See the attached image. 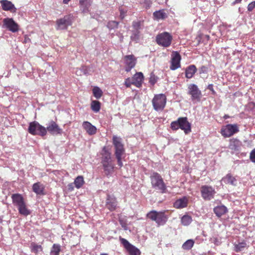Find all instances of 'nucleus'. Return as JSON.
<instances>
[{
  "label": "nucleus",
  "mask_w": 255,
  "mask_h": 255,
  "mask_svg": "<svg viewBox=\"0 0 255 255\" xmlns=\"http://www.w3.org/2000/svg\"><path fill=\"white\" fill-rule=\"evenodd\" d=\"M12 202L17 208L19 213L23 216H28L31 212L28 209L26 203L22 195L19 193H14L11 196Z\"/></svg>",
  "instance_id": "nucleus-2"
},
{
  "label": "nucleus",
  "mask_w": 255,
  "mask_h": 255,
  "mask_svg": "<svg viewBox=\"0 0 255 255\" xmlns=\"http://www.w3.org/2000/svg\"><path fill=\"white\" fill-rule=\"evenodd\" d=\"M119 22L116 21H109L107 24V27L109 29H113V28H118Z\"/></svg>",
  "instance_id": "nucleus-40"
},
{
  "label": "nucleus",
  "mask_w": 255,
  "mask_h": 255,
  "mask_svg": "<svg viewBox=\"0 0 255 255\" xmlns=\"http://www.w3.org/2000/svg\"><path fill=\"white\" fill-rule=\"evenodd\" d=\"M118 203L116 197L110 195L107 196L106 207L108 209L110 210V211L116 210L118 208Z\"/></svg>",
  "instance_id": "nucleus-20"
},
{
  "label": "nucleus",
  "mask_w": 255,
  "mask_h": 255,
  "mask_svg": "<svg viewBox=\"0 0 255 255\" xmlns=\"http://www.w3.org/2000/svg\"><path fill=\"white\" fill-rule=\"evenodd\" d=\"M1 6L5 11H12V9H15L14 5L12 3L11 1L8 0H1L0 1Z\"/></svg>",
  "instance_id": "nucleus-29"
},
{
  "label": "nucleus",
  "mask_w": 255,
  "mask_h": 255,
  "mask_svg": "<svg viewBox=\"0 0 255 255\" xmlns=\"http://www.w3.org/2000/svg\"><path fill=\"white\" fill-rule=\"evenodd\" d=\"M222 181L226 184H230L232 185H236L237 179L233 176L231 173H228L225 177H223Z\"/></svg>",
  "instance_id": "nucleus-27"
},
{
  "label": "nucleus",
  "mask_w": 255,
  "mask_h": 255,
  "mask_svg": "<svg viewBox=\"0 0 255 255\" xmlns=\"http://www.w3.org/2000/svg\"><path fill=\"white\" fill-rule=\"evenodd\" d=\"M101 255H108L107 254H102Z\"/></svg>",
  "instance_id": "nucleus-54"
},
{
  "label": "nucleus",
  "mask_w": 255,
  "mask_h": 255,
  "mask_svg": "<svg viewBox=\"0 0 255 255\" xmlns=\"http://www.w3.org/2000/svg\"><path fill=\"white\" fill-rule=\"evenodd\" d=\"M93 96L96 99L101 98L103 93L101 88H100L98 86H95L93 88Z\"/></svg>",
  "instance_id": "nucleus-36"
},
{
  "label": "nucleus",
  "mask_w": 255,
  "mask_h": 255,
  "mask_svg": "<svg viewBox=\"0 0 255 255\" xmlns=\"http://www.w3.org/2000/svg\"><path fill=\"white\" fill-rule=\"evenodd\" d=\"M189 202V197L184 196L177 199L174 203L173 207L177 209L187 207Z\"/></svg>",
  "instance_id": "nucleus-21"
},
{
  "label": "nucleus",
  "mask_w": 255,
  "mask_h": 255,
  "mask_svg": "<svg viewBox=\"0 0 255 255\" xmlns=\"http://www.w3.org/2000/svg\"><path fill=\"white\" fill-rule=\"evenodd\" d=\"M229 116H228V115H225V116L223 117V118L225 119L229 118Z\"/></svg>",
  "instance_id": "nucleus-51"
},
{
  "label": "nucleus",
  "mask_w": 255,
  "mask_h": 255,
  "mask_svg": "<svg viewBox=\"0 0 255 255\" xmlns=\"http://www.w3.org/2000/svg\"><path fill=\"white\" fill-rule=\"evenodd\" d=\"M132 34L130 36L131 40L137 41L140 38V29L142 28V22L140 21H133Z\"/></svg>",
  "instance_id": "nucleus-14"
},
{
  "label": "nucleus",
  "mask_w": 255,
  "mask_h": 255,
  "mask_svg": "<svg viewBox=\"0 0 255 255\" xmlns=\"http://www.w3.org/2000/svg\"><path fill=\"white\" fill-rule=\"evenodd\" d=\"M205 37H206V39H207V40H209V39H210V35H205Z\"/></svg>",
  "instance_id": "nucleus-53"
},
{
  "label": "nucleus",
  "mask_w": 255,
  "mask_h": 255,
  "mask_svg": "<svg viewBox=\"0 0 255 255\" xmlns=\"http://www.w3.org/2000/svg\"><path fill=\"white\" fill-rule=\"evenodd\" d=\"M101 163L106 175L112 173L115 165L112 159V153L107 146H104L101 152Z\"/></svg>",
  "instance_id": "nucleus-1"
},
{
  "label": "nucleus",
  "mask_w": 255,
  "mask_h": 255,
  "mask_svg": "<svg viewBox=\"0 0 255 255\" xmlns=\"http://www.w3.org/2000/svg\"><path fill=\"white\" fill-rule=\"evenodd\" d=\"M84 184V179L83 176H81V175H79L78 177L76 178V179H75L74 184L75 187L77 189H80V188L82 187Z\"/></svg>",
  "instance_id": "nucleus-34"
},
{
  "label": "nucleus",
  "mask_w": 255,
  "mask_h": 255,
  "mask_svg": "<svg viewBox=\"0 0 255 255\" xmlns=\"http://www.w3.org/2000/svg\"><path fill=\"white\" fill-rule=\"evenodd\" d=\"M201 196L205 200H210L214 198L216 190L210 185H202L200 189Z\"/></svg>",
  "instance_id": "nucleus-10"
},
{
  "label": "nucleus",
  "mask_w": 255,
  "mask_h": 255,
  "mask_svg": "<svg viewBox=\"0 0 255 255\" xmlns=\"http://www.w3.org/2000/svg\"><path fill=\"white\" fill-rule=\"evenodd\" d=\"M153 17L155 19H164L167 17V13H165L164 9H160L158 11H155L153 13Z\"/></svg>",
  "instance_id": "nucleus-31"
},
{
  "label": "nucleus",
  "mask_w": 255,
  "mask_h": 255,
  "mask_svg": "<svg viewBox=\"0 0 255 255\" xmlns=\"http://www.w3.org/2000/svg\"><path fill=\"white\" fill-rule=\"evenodd\" d=\"M126 64L125 71L130 72L131 69L134 68L136 62V58L133 55H126L124 57Z\"/></svg>",
  "instance_id": "nucleus-17"
},
{
  "label": "nucleus",
  "mask_w": 255,
  "mask_h": 255,
  "mask_svg": "<svg viewBox=\"0 0 255 255\" xmlns=\"http://www.w3.org/2000/svg\"><path fill=\"white\" fill-rule=\"evenodd\" d=\"M197 71V68L195 65L192 64L188 66L185 70V76L187 78H193L195 72Z\"/></svg>",
  "instance_id": "nucleus-26"
},
{
  "label": "nucleus",
  "mask_w": 255,
  "mask_h": 255,
  "mask_svg": "<svg viewBox=\"0 0 255 255\" xmlns=\"http://www.w3.org/2000/svg\"><path fill=\"white\" fill-rule=\"evenodd\" d=\"M31 250L32 252H33L34 254H38V252H42L43 250V248L41 245H38L35 243L33 242L31 244Z\"/></svg>",
  "instance_id": "nucleus-37"
},
{
  "label": "nucleus",
  "mask_w": 255,
  "mask_h": 255,
  "mask_svg": "<svg viewBox=\"0 0 255 255\" xmlns=\"http://www.w3.org/2000/svg\"><path fill=\"white\" fill-rule=\"evenodd\" d=\"M242 145L241 141L239 139L233 138L230 140L229 147L232 150L238 151L241 149Z\"/></svg>",
  "instance_id": "nucleus-23"
},
{
  "label": "nucleus",
  "mask_w": 255,
  "mask_h": 255,
  "mask_svg": "<svg viewBox=\"0 0 255 255\" xmlns=\"http://www.w3.org/2000/svg\"><path fill=\"white\" fill-rule=\"evenodd\" d=\"M239 131V129L237 124H228L223 127L221 133L224 137H231Z\"/></svg>",
  "instance_id": "nucleus-12"
},
{
  "label": "nucleus",
  "mask_w": 255,
  "mask_h": 255,
  "mask_svg": "<svg viewBox=\"0 0 255 255\" xmlns=\"http://www.w3.org/2000/svg\"><path fill=\"white\" fill-rule=\"evenodd\" d=\"M207 88L209 89V90L211 91L212 92V93L213 94H215L216 93V92L213 88V84H209L208 87H207Z\"/></svg>",
  "instance_id": "nucleus-46"
},
{
  "label": "nucleus",
  "mask_w": 255,
  "mask_h": 255,
  "mask_svg": "<svg viewBox=\"0 0 255 255\" xmlns=\"http://www.w3.org/2000/svg\"><path fill=\"white\" fill-rule=\"evenodd\" d=\"M247 247V244L246 242H240L238 244L235 245V251L236 252H242Z\"/></svg>",
  "instance_id": "nucleus-39"
},
{
  "label": "nucleus",
  "mask_w": 255,
  "mask_h": 255,
  "mask_svg": "<svg viewBox=\"0 0 255 255\" xmlns=\"http://www.w3.org/2000/svg\"><path fill=\"white\" fill-rule=\"evenodd\" d=\"M68 187H69V189H70V190H73L74 189V187L73 186V183H70L69 185H68Z\"/></svg>",
  "instance_id": "nucleus-50"
},
{
  "label": "nucleus",
  "mask_w": 255,
  "mask_h": 255,
  "mask_svg": "<svg viewBox=\"0 0 255 255\" xmlns=\"http://www.w3.org/2000/svg\"><path fill=\"white\" fill-rule=\"evenodd\" d=\"M166 102L167 98L164 94L155 95L152 100L153 109L155 111L163 110Z\"/></svg>",
  "instance_id": "nucleus-9"
},
{
  "label": "nucleus",
  "mask_w": 255,
  "mask_h": 255,
  "mask_svg": "<svg viewBox=\"0 0 255 255\" xmlns=\"http://www.w3.org/2000/svg\"><path fill=\"white\" fill-rule=\"evenodd\" d=\"M121 244L128 252L129 255H140L141 252L135 246L130 244L127 240L125 238L120 237L119 238Z\"/></svg>",
  "instance_id": "nucleus-11"
},
{
  "label": "nucleus",
  "mask_w": 255,
  "mask_h": 255,
  "mask_svg": "<svg viewBox=\"0 0 255 255\" xmlns=\"http://www.w3.org/2000/svg\"><path fill=\"white\" fill-rule=\"evenodd\" d=\"M149 82L152 85H154V84H155L156 80L155 79V78L154 77L150 78Z\"/></svg>",
  "instance_id": "nucleus-47"
},
{
  "label": "nucleus",
  "mask_w": 255,
  "mask_h": 255,
  "mask_svg": "<svg viewBox=\"0 0 255 255\" xmlns=\"http://www.w3.org/2000/svg\"><path fill=\"white\" fill-rule=\"evenodd\" d=\"M32 190L37 195H44L45 187L42 183L37 182L32 185Z\"/></svg>",
  "instance_id": "nucleus-25"
},
{
  "label": "nucleus",
  "mask_w": 255,
  "mask_h": 255,
  "mask_svg": "<svg viewBox=\"0 0 255 255\" xmlns=\"http://www.w3.org/2000/svg\"><path fill=\"white\" fill-rule=\"evenodd\" d=\"M70 0H63V2L64 3H68Z\"/></svg>",
  "instance_id": "nucleus-52"
},
{
  "label": "nucleus",
  "mask_w": 255,
  "mask_h": 255,
  "mask_svg": "<svg viewBox=\"0 0 255 255\" xmlns=\"http://www.w3.org/2000/svg\"><path fill=\"white\" fill-rule=\"evenodd\" d=\"M214 212L216 216H218V217H221L223 214H226L228 212V209L225 206H218L214 208Z\"/></svg>",
  "instance_id": "nucleus-30"
},
{
  "label": "nucleus",
  "mask_w": 255,
  "mask_h": 255,
  "mask_svg": "<svg viewBox=\"0 0 255 255\" xmlns=\"http://www.w3.org/2000/svg\"><path fill=\"white\" fill-rule=\"evenodd\" d=\"M46 131H49L51 134H61L63 132L62 128H60L57 123L54 121H51L47 125Z\"/></svg>",
  "instance_id": "nucleus-18"
},
{
  "label": "nucleus",
  "mask_w": 255,
  "mask_h": 255,
  "mask_svg": "<svg viewBox=\"0 0 255 255\" xmlns=\"http://www.w3.org/2000/svg\"><path fill=\"white\" fill-rule=\"evenodd\" d=\"M194 240L192 239L187 240L182 245V248L184 250H190L194 246Z\"/></svg>",
  "instance_id": "nucleus-33"
},
{
  "label": "nucleus",
  "mask_w": 255,
  "mask_h": 255,
  "mask_svg": "<svg viewBox=\"0 0 255 255\" xmlns=\"http://www.w3.org/2000/svg\"><path fill=\"white\" fill-rule=\"evenodd\" d=\"M119 10L120 11V18L121 19H124L126 15V11L124 10L121 7L120 8Z\"/></svg>",
  "instance_id": "nucleus-44"
},
{
  "label": "nucleus",
  "mask_w": 255,
  "mask_h": 255,
  "mask_svg": "<svg viewBox=\"0 0 255 255\" xmlns=\"http://www.w3.org/2000/svg\"><path fill=\"white\" fill-rule=\"evenodd\" d=\"M165 212V211H157L152 210L146 214V218L154 221L158 226H162L166 223L168 218Z\"/></svg>",
  "instance_id": "nucleus-5"
},
{
  "label": "nucleus",
  "mask_w": 255,
  "mask_h": 255,
  "mask_svg": "<svg viewBox=\"0 0 255 255\" xmlns=\"http://www.w3.org/2000/svg\"><path fill=\"white\" fill-rule=\"evenodd\" d=\"M132 85L136 87H141L144 76L142 72H137L132 77Z\"/></svg>",
  "instance_id": "nucleus-22"
},
{
  "label": "nucleus",
  "mask_w": 255,
  "mask_h": 255,
  "mask_svg": "<svg viewBox=\"0 0 255 255\" xmlns=\"http://www.w3.org/2000/svg\"><path fill=\"white\" fill-rule=\"evenodd\" d=\"M254 8H255V1H252L247 6V9L249 11H252Z\"/></svg>",
  "instance_id": "nucleus-42"
},
{
  "label": "nucleus",
  "mask_w": 255,
  "mask_h": 255,
  "mask_svg": "<svg viewBox=\"0 0 255 255\" xmlns=\"http://www.w3.org/2000/svg\"><path fill=\"white\" fill-rule=\"evenodd\" d=\"M181 57L178 52H172L171 58V65L170 68L171 70H175L176 69L180 68V60Z\"/></svg>",
  "instance_id": "nucleus-16"
},
{
  "label": "nucleus",
  "mask_w": 255,
  "mask_h": 255,
  "mask_svg": "<svg viewBox=\"0 0 255 255\" xmlns=\"http://www.w3.org/2000/svg\"><path fill=\"white\" fill-rule=\"evenodd\" d=\"M173 40V37L168 32H163L157 34L155 41L158 45L163 47L170 46Z\"/></svg>",
  "instance_id": "nucleus-8"
},
{
  "label": "nucleus",
  "mask_w": 255,
  "mask_h": 255,
  "mask_svg": "<svg viewBox=\"0 0 255 255\" xmlns=\"http://www.w3.org/2000/svg\"><path fill=\"white\" fill-rule=\"evenodd\" d=\"M3 25L10 31L15 32L18 31L19 26L12 18L7 17L3 19Z\"/></svg>",
  "instance_id": "nucleus-19"
},
{
  "label": "nucleus",
  "mask_w": 255,
  "mask_h": 255,
  "mask_svg": "<svg viewBox=\"0 0 255 255\" xmlns=\"http://www.w3.org/2000/svg\"><path fill=\"white\" fill-rule=\"evenodd\" d=\"M192 218L190 215H184L181 218V222L184 226H188L192 222Z\"/></svg>",
  "instance_id": "nucleus-38"
},
{
  "label": "nucleus",
  "mask_w": 255,
  "mask_h": 255,
  "mask_svg": "<svg viewBox=\"0 0 255 255\" xmlns=\"http://www.w3.org/2000/svg\"><path fill=\"white\" fill-rule=\"evenodd\" d=\"M78 71V68H77V71H76V73H77V74H78V73H77Z\"/></svg>",
  "instance_id": "nucleus-55"
},
{
  "label": "nucleus",
  "mask_w": 255,
  "mask_h": 255,
  "mask_svg": "<svg viewBox=\"0 0 255 255\" xmlns=\"http://www.w3.org/2000/svg\"><path fill=\"white\" fill-rule=\"evenodd\" d=\"M207 67L205 66H202V67L200 69V73L202 74V73H206L207 72Z\"/></svg>",
  "instance_id": "nucleus-45"
},
{
  "label": "nucleus",
  "mask_w": 255,
  "mask_h": 255,
  "mask_svg": "<svg viewBox=\"0 0 255 255\" xmlns=\"http://www.w3.org/2000/svg\"><path fill=\"white\" fill-rule=\"evenodd\" d=\"M132 82V78H128L125 79L124 84L126 87H130Z\"/></svg>",
  "instance_id": "nucleus-41"
},
{
  "label": "nucleus",
  "mask_w": 255,
  "mask_h": 255,
  "mask_svg": "<svg viewBox=\"0 0 255 255\" xmlns=\"http://www.w3.org/2000/svg\"><path fill=\"white\" fill-rule=\"evenodd\" d=\"M61 248L60 245L54 244L50 250V255H60Z\"/></svg>",
  "instance_id": "nucleus-32"
},
{
  "label": "nucleus",
  "mask_w": 255,
  "mask_h": 255,
  "mask_svg": "<svg viewBox=\"0 0 255 255\" xmlns=\"http://www.w3.org/2000/svg\"><path fill=\"white\" fill-rule=\"evenodd\" d=\"M242 0H235L233 2L232 4H233V5H235V4H236V3H241V1H242Z\"/></svg>",
  "instance_id": "nucleus-49"
},
{
  "label": "nucleus",
  "mask_w": 255,
  "mask_h": 255,
  "mask_svg": "<svg viewBox=\"0 0 255 255\" xmlns=\"http://www.w3.org/2000/svg\"><path fill=\"white\" fill-rule=\"evenodd\" d=\"M119 222H120L121 225H122V227L126 229V224L125 223V222H123V221L122 220H119Z\"/></svg>",
  "instance_id": "nucleus-48"
},
{
  "label": "nucleus",
  "mask_w": 255,
  "mask_h": 255,
  "mask_svg": "<svg viewBox=\"0 0 255 255\" xmlns=\"http://www.w3.org/2000/svg\"><path fill=\"white\" fill-rule=\"evenodd\" d=\"M113 144L115 147V155L118 160V165L120 167H122L123 165L122 156L124 155L125 152L124 144L122 143V139L115 135L113 136Z\"/></svg>",
  "instance_id": "nucleus-4"
},
{
  "label": "nucleus",
  "mask_w": 255,
  "mask_h": 255,
  "mask_svg": "<svg viewBox=\"0 0 255 255\" xmlns=\"http://www.w3.org/2000/svg\"><path fill=\"white\" fill-rule=\"evenodd\" d=\"M92 0H79V5L80 9L83 12L88 11L89 8L91 5Z\"/></svg>",
  "instance_id": "nucleus-28"
},
{
  "label": "nucleus",
  "mask_w": 255,
  "mask_h": 255,
  "mask_svg": "<svg viewBox=\"0 0 255 255\" xmlns=\"http://www.w3.org/2000/svg\"><path fill=\"white\" fill-rule=\"evenodd\" d=\"M72 24L70 15H65L62 18L56 20L57 29H66L68 26Z\"/></svg>",
  "instance_id": "nucleus-15"
},
{
  "label": "nucleus",
  "mask_w": 255,
  "mask_h": 255,
  "mask_svg": "<svg viewBox=\"0 0 255 255\" xmlns=\"http://www.w3.org/2000/svg\"><path fill=\"white\" fill-rule=\"evenodd\" d=\"M83 127L90 135L95 134L97 131L96 127L93 126V125L89 122H84L83 123Z\"/></svg>",
  "instance_id": "nucleus-24"
},
{
  "label": "nucleus",
  "mask_w": 255,
  "mask_h": 255,
  "mask_svg": "<svg viewBox=\"0 0 255 255\" xmlns=\"http://www.w3.org/2000/svg\"><path fill=\"white\" fill-rule=\"evenodd\" d=\"M28 131L30 134L38 135L41 136H44L47 134L46 129L45 127L41 126L36 121L29 123Z\"/></svg>",
  "instance_id": "nucleus-7"
},
{
  "label": "nucleus",
  "mask_w": 255,
  "mask_h": 255,
  "mask_svg": "<svg viewBox=\"0 0 255 255\" xmlns=\"http://www.w3.org/2000/svg\"><path fill=\"white\" fill-rule=\"evenodd\" d=\"M171 128L173 130H177V129L181 128L186 134L191 131V124L186 117L179 118L177 121L171 123Z\"/></svg>",
  "instance_id": "nucleus-6"
},
{
  "label": "nucleus",
  "mask_w": 255,
  "mask_h": 255,
  "mask_svg": "<svg viewBox=\"0 0 255 255\" xmlns=\"http://www.w3.org/2000/svg\"><path fill=\"white\" fill-rule=\"evenodd\" d=\"M188 94L190 95L192 101H199L202 97V92L196 84H190L188 86Z\"/></svg>",
  "instance_id": "nucleus-13"
},
{
  "label": "nucleus",
  "mask_w": 255,
  "mask_h": 255,
  "mask_svg": "<svg viewBox=\"0 0 255 255\" xmlns=\"http://www.w3.org/2000/svg\"><path fill=\"white\" fill-rule=\"evenodd\" d=\"M151 185L153 189L160 193H167V185L162 176L158 172H153L150 176Z\"/></svg>",
  "instance_id": "nucleus-3"
},
{
  "label": "nucleus",
  "mask_w": 255,
  "mask_h": 255,
  "mask_svg": "<svg viewBox=\"0 0 255 255\" xmlns=\"http://www.w3.org/2000/svg\"><path fill=\"white\" fill-rule=\"evenodd\" d=\"M101 103L99 101L93 100L92 101L91 104V108L92 110L96 113L99 112L101 109Z\"/></svg>",
  "instance_id": "nucleus-35"
},
{
  "label": "nucleus",
  "mask_w": 255,
  "mask_h": 255,
  "mask_svg": "<svg viewBox=\"0 0 255 255\" xmlns=\"http://www.w3.org/2000/svg\"><path fill=\"white\" fill-rule=\"evenodd\" d=\"M250 157L251 161L253 163H255V148L251 151Z\"/></svg>",
  "instance_id": "nucleus-43"
}]
</instances>
